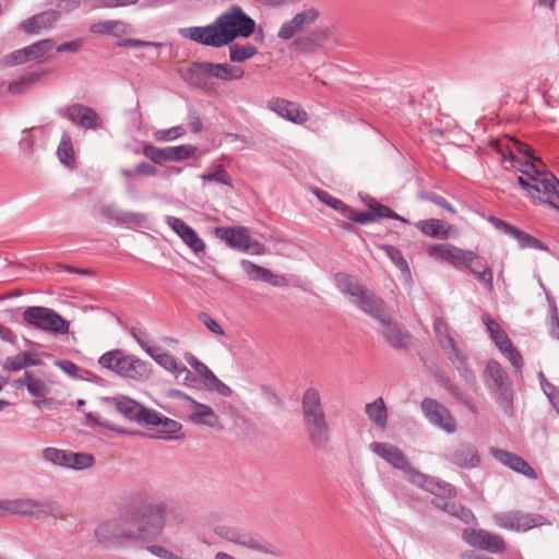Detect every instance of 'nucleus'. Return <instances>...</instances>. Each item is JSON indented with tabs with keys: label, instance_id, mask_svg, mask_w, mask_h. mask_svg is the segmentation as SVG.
<instances>
[{
	"label": "nucleus",
	"instance_id": "obj_30",
	"mask_svg": "<svg viewBox=\"0 0 559 559\" xmlns=\"http://www.w3.org/2000/svg\"><path fill=\"white\" fill-rule=\"evenodd\" d=\"M58 20L59 13L50 9L26 19L21 24V28L27 34H37L41 29L51 27Z\"/></svg>",
	"mask_w": 559,
	"mask_h": 559
},
{
	"label": "nucleus",
	"instance_id": "obj_26",
	"mask_svg": "<svg viewBox=\"0 0 559 559\" xmlns=\"http://www.w3.org/2000/svg\"><path fill=\"white\" fill-rule=\"evenodd\" d=\"M491 454L498 462L504 466H508L514 472L520 473L531 479L537 478L536 472L522 456L497 448L491 449Z\"/></svg>",
	"mask_w": 559,
	"mask_h": 559
},
{
	"label": "nucleus",
	"instance_id": "obj_2",
	"mask_svg": "<svg viewBox=\"0 0 559 559\" xmlns=\"http://www.w3.org/2000/svg\"><path fill=\"white\" fill-rule=\"evenodd\" d=\"M257 24L243 9L233 4L224 10L213 23L205 26H190L179 29V34L199 45L222 48L237 38H249Z\"/></svg>",
	"mask_w": 559,
	"mask_h": 559
},
{
	"label": "nucleus",
	"instance_id": "obj_7",
	"mask_svg": "<svg viewBox=\"0 0 559 559\" xmlns=\"http://www.w3.org/2000/svg\"><path fill=\"white\" fill-rule=\"evenodd\" d=\"M485 382L496 403L507 416H513V390L508 373L496 360H489L485 368Z\"/></svg>",
	"mask_w": 559,
	"mask_h": 559
},
{
	"label": "nucleus",
	"instance_id": "obj_14",
	"mask_svg": "<svg viewBox=\"0 0 559 559\" xmlns=\"http://www.w3.org/2000/svg\"><path fill=\"white\" fill-rule=\"evenodd\" d=\"M430 258L440 262H447L452 266L460 269L469 265L476 258V252L472 250H463L451 243H437L427 249Z\"/></svg>",
	"mask_w": 559,
	"mask_h": 559
},
{
	"label": "nucleus",
	"instance_id": "obj_43",
	"mask_svg": "<svg viewBox=\"0 0 559 559\" xmlns=\"http://www.w3.org/2000/svg\"><path fill=\"white\" fill-rule=\"evenodd\" d=\"M57 156L61 164L72 167L75 163L74 150L71 136L68 132H63L60 143L57 147Z\"/></svg>",
	"mask_w": 559,
	"mask_h": 559
},
{
	"label": "nucleus",
	"instance_id": "obj_34",
	"mask_svg": "<svg viewBox=\"0 0 559 559\" xmlns=\"http://www.w3.org/2000/svg\"><path fill=\"white\" fill-rule=\"evenodd\" d=\"M241 266L249 276L269 283L273 286H285L287 284L284 276L275 275L270 270L257 265L248 260H243L241 262Z\"/></svg>",
	"mask_w": 559,
	"mask_h": 559
},
{
	"label": "nucleus",
	"instance_id": "obj_55",
	"mask_svg": "<svg viewBox=\"0 0 559 559\" xmlns=\"http://www.w3.org/2000/svg\"><path fill=\"white\" fill-rule=\"evenodd\" d=\"M319 15L320 13L318 9L309 8L294 15V19H296V23H298L301 28H304L313 24L318 20Z\"/></svg>",
	"mask_w": 559,
	"mask_h": 559
},
{
	"label": "nucleus",
	"instance_id": "obj_42",
	"mask_svg": "<svg viewBox=\"0 0 559 559\" xmlns=\"http://www.w3.org/2000/svg\"><path fill=\"white\" fill-rule=\"evenodd\" d=\"M483 322L486 325L487 331L490 334V337L492 338V341L495 342L499 349L510 345L511 340L493 319H491L488 314H484Z\"/></svg>",
	"mask_w": 559,
	"mask_h": 559
},
{
	"label": "nucleus",
	"instance_id": "obj_41",
	"mask_svg": "<svg viewBox=\"0 0 559 559\" xmlns=\"http://www.w3.org/2000/svg\"><path fill=\"white\" fill-rule=\"evenodd\" d=\"M158 423L155 424H147L146 426H154L157 427V438L159 439H174L178 438L177 433L181 429V424H179L176 420L169 419L167 417H164L158 413V419H156Z\"/></svg>",
	"mask_w": 559,
	"mask_h": 559
},
{
	"label": "nucleus",
	"instance_id": "obj_18",
	"mask_svg": "<svg viewBox=\"0 0 559 559\" xmlns=\"http://www.w3.org/2000/svg\"><path fill=\"white\" fill-rule=\"evenodd\" d=\"M488 222L500 233L508 235L515 239L519 243V247L521 249H535L540 250L545 252H549V247L540 241L539 239L535 238L534 236L525 233L524 230L498 218L495 216H490L488 218Z\"/></svg>",
	"mask_w": 559,
	"mask_h": 559
},
{
	"label": "nucleus",
	"instance_id": "obj_19",
	"mask_svg": "<svg viewBox=\"0 0 559 559\" xmlns=\"http://www.w3.org/2000/svg\"><path fill=\"white\" fill-rule=\"evenodd\" d=\"M463 538L469 546L490 554H502L507 548L500 535L485 530H464Z\"/></svg>",
	"mask_w": 559,
	"mask_h": 559
},
{
	"label": "nucleus",
	"instance_id": "obj_45",
	"mask_svg": "<svg viewBox=\"0 0 559 559\" xmlns=\"http://www.w3.org/2000/svg\"><path fill=\"white\" fill-rule=\"evenodd\" d=\"M197 151L193 145H177L166 147V162H180L188 159Z\"/></svg>",
	"mask_w": 559,
	"mask_h": 559
},
{
	"label": "nucleus",
	"instance_id": "obj_61",
	"mask_svg": "<svg viewBox=\"0 0 559 559\" xmlns=\"http://www.w3.org/2000/svg\"><path fill=\"white\" fill-rule=\"evenodd\" d=\"M550 304L549 333L554 338L559 340V316L555 300L548 297Z\"/></svg>",
	"mask_w": 559,
	"mask_h": 559
},
{
	"label": "nucleus",
	"instance_id": "obj_62",
	"mask_svg": "<svg viewBox=\"0 0 559 559\" xmlns=\"http://www.w3.org/2000/svg\"><path fill=\"white\" fill-rule=\"evenodd\" d=\"M198 319L202 322L213 334L224 336L225 332L222 326L209 313L200 312Z\"/></svg>",
	"mask_w": 559,
	"mask_h": 559
},
{
	"label": "nucleus",
	"instance_id": "obj_64",
	"mask_svg": "<svg viewBox=\"0 0 559 559\" xmlns=\"http://www.w3.org/2000/svg\"><path fill=\"white\" fill-rule=\"evenodd\" d=\"M176 379L179 383H182L187 386H194L197 383V378L193 373L185 366L180 365L178 371L175 373Z\"/></svg>",
	"mask_w": 559,
	"mask_h": 559
},
{
	"label": "nucleus",
	"instance_id": "obj_56",
	"mask_svg": "<svg viewBox=\"0 0 559 559\" xmlns=\"http://www.w3.org/2000/svg\"><path fill=\"white\" fill-rule=\"evenodd\" d=\"M314 193L321 202L330 205L334 210H337L341 212H345L347 210V205L343 201L332 197L329 192H326L324 190L317 189L314 191Z\"/></svg>",
	"mask_w": 559,
	"mask_h": 559
},
{
	"label": "nucleus",
	"instance_id": "obj_60",
	"mask_svg": "<svg viewBox=\"0 0 559 559\" xmlns=\"http://www.w3.org/2000/svg\"><path fill=\"white\" fill-rule=\"evenodd\" d=\"M204 384L209 390L216 391L222 396H230L233 393L231 389L222 382L214 373Z\"/></svg>",
	"mask_w": 559,
	"mask_h": 559
},
{
	"label": "nucleus",
	"instance_id": "obj_47",
	"mask_svg": "<svg viewBox=\"0 0 559 559\" xmlns=\"http://www.w3.org/2000/svg\"><path fill=\"white\" fill-rule=\"evenodd\" d=\"M200 178L203 181H213L228 187H233L231 179L223 165H215L211 173L202 174Z\"/></svg>",
	"mask_w": 559,
	"mask_h": 559
},
{
	"label": "nucleus",
	"instance_id": "obj_16",
	"mask_svg": "<svg viewBox=\"0 0 559 559\" xmlns=\"http://www.w3.org/2000/svg\"><path fill=\"white\" fill-rule=\"evenodd\" d=\"M59 115L84 130H96L103 128V119L93 108L83 104H73L61 110Z\"/></svg>",
	"mask_w": 559,
	"mask_h": 559
},
{
	"label": "nucleus",
	"instance_id": "obj_50",
	"mask_svg": "<svg viewBox=\"0 0 559 559\" xmlns=\"http://www.w3.org/2000/svg\"><path fill=\"white\" fill-rule=\"evenodd\" d=\"M403 473L412 484L425 490H427L429 480L432 479L431 476L425 475L421 472L414 468L412 464H409L408 468H406Z\"/></svg>",
	"mask_w": 559,
	"mask_h": 559
},
{
	"label": "nucleus",
	"instance_id": "obj_21",
	"mask_svg": "<svg viewBox=\"0 0 559 559\" xmlns=\"http://www.w3.org/2000/svg\"><path fill=\"white\" fill-rule=\"evenodd\" d=\"M266 106L281 118L293 123L304 124L309 120L308 112L294 102L281 97H273L267 100Z\"/></svg>",
	"mask_w": 559,
	"mask_h": 559
},
{
	"label": "nucleus",
	"instance_id": "obj_12",
	"mask_svg": "<svg viewBox=\"0 0 559 559\" xmlns=\"http://www.w3.org/2000/svg\"><path fill=\"white\" fill-rule=\"evenodd\" d=\"M190 74L197 79V83L204 78H214L222 81H237L243 78L241 67L229 63L195 62L190 68Z\"/></svg>",
	"mask_w": 559,
	"mask_h": 559
},
{
	"label": "nucleus",
	"instance_id": "obj_38",
	"mask_svg": "<svg viewBox=\"0 0 559 559\" xmlns=\"http://www.w3.org/2000/svg\"><path fill=\"white\" fill-rule=\"evenodd\" d=\"M129 31V24L119 20L100 21L90 26V32L93 34L112 35L116 37L128 34Z\"/></svg>",
	"mask_w": 559,
	"mask_h": 559
},
{
	"label": "nucleus",
	"instance_id": "obj_1",
	"mask_svg": "<svg viewBox=\"0 0 559 559\" xmlns=\"http://www.w3.org/2000/svg\"><path fill=\"white\" fill-rule=\"evenodd\" d=\"M167 512L165 501L139 493L117 518L102 522L95 528V537L99 543L143 549L160 537Z\"/></svg>",
	"mask_w": 559,
	"mask_h": 559
},
{
	"label": "nucleus",
	"instance_id": "obj_57",
	"mask_svg": "<svg viewBox=\"0 0 559 559\" xmlns=\"http://www.w3.org/2000/svg\"><path fill=\"white\" fill-rule=\"evenodd\" d=\"M370 207L372 209V211L374 213V218L376 219H378V218H392V219L401 221L403 223H407L406 219H404L399 214H396L393 210H391L390 207H388V206H385L383 204H380V203L376 202L374 204H371Z\"/></svg>",
	"mask_w": 559,
	"mask_h": 559
},
{
	"label": "nucleus",
	"instance_id": "obj_24",
	"mask_svg": "<svg viewBox=\"0 0 559 559\" xmlns=\"http://www.w3.org/2000/svg\"><path fill=\"white\" fill-rule=\"evenodd\" d=\"M166 224L181 238V240L195 253L205 250L204 241L199 237L193 228L182 219L175 216H167Z\"/></svg>",
	"mask_w": 559,
	"mask_h": 559
},
{
	"label": "nucleus",
	"instance_id": "obj_51",
	"mask_svg": "<svg viewBox=\"0 0 559 559\" xmlns=\"http://www.w3.org/2000/svg\"><path fill=\"white\" fill-rule=\"evenodd\" d=\"M441 382L453 397H455L459 402L465 404L473 413L477 412L475 404H473L469 401V399H466L462 391L456 385L452 384L448 378L441 376Z\"/></svg>",
	"mask_w": 559,
	"mask_h": 559
},
{
	"label": "nucleus",
	"instance_id": "obj_54",
	"mask_svg": "<svg viewBox=\"0 0 559 559\" xmlns=\"http://www.w3.org/2000/svg\"><path fill=\"white\" fill-rule=\"evenodd\" d=\"M82 0H49L48 4L53 5L59 13V16L61 14L70 13L78 9L81 5Z\"/></svg>",
	"mask_w": 559,
	"mask_h": 559
},
{
	"label": "nucleus",
	"instance_id": "obj_11",
	"mask_svg": "<svg viewBox=\"0 0 559 559\" xmlns=\"http://www.w3.org/2000/svg\"><path fill=\"white\" fill-rule=\"evenodd\" d=\"M214 234L217 238L228 243V246L240 251L251 252L253 254L264 253V246L251 239L250 230L247 227H216Z\"/></svg>",
	"mask_w": 559,
	"mask_h": 559
},
{
	"label": "nucleus",
	"instance_id": "obj_32",
	"mask_svg": "<svg viewBox=\"0 0 559 559\" xmlns=\"http://www.w3.org/2000/svg\"><path fill=\"white\" fill-rule=\"evenodd\" d=\"M15 388H26L28 393L37 399H43L49 393V386L33 372L25 371L21 378L13 380Z\"/></svg>",
	"mask_w": 559,
	"mask_h": 559
},
{
	"label": "nucleus",
	"instance_id": "obj_27",
	"mask_svg": "<svg viewBox=\"0 0 559 559\" xmlns=\"http://www.w3.org/2000/svg\"><path fill=\"white\" fill-rule=\"evenodd\" d=\"M381 324L383 326L381 333L391 347L395 349H407L411 346L412 335L397 322H394L391 314L389 316L388 322Z\"/></svg>",
	"mask_w": 559,
	"mask_h": 559
},
{
	"label": "nucleus",
	"instance_id": "obj_10",
	"mask_svg": "<svg viewBox=\"0 0 559 559\" xmlns=\"http://www.w3.org/2000/svg\"><path fill=\"white\" fill-rule=\"evenodd\" d=\"M3 514L28 516L40 520L57 516L59 507L50 500L14 499L0 502Z\"/></svg>",
	"mask_w": 559,
	"mask_h": 559
},
{
	"label": "nucleus",
	"instance_id": "obj_6",
	"mask_svg": "<svg viewBox=\"0 0 559 559\" xmlns=\"http://www.w3.org/2000/svg\"><path fill=\"white\" fill-rule=\"evenodd\" d=\"M520 173L528 176L532 180L530 197L540 203H547L559 210V181L547 171L539 169L535 163L525 162Z\"/></svg>",
	"mask_w": 559,
	"mask_h": 559
},
{
	"label": "nucleus",
	"instance_id": "obj_13",
	"mask_svg": "<svg viewBox=\"0 0 559 559\" xmlns=\"http://www.w3.org/2000/svg\"><path fill=\"white\" fill-rule=\"evenodd\" d=\"M110 401L114 403L117 412L131 421L145 426L147 424L158 423L156 420L158 419V413L156 411L148 409L128 396L121 395L112 397Z\"/></svg>",
	"mask_w": 559,
	"mask_h": 559
},
{
	"label": "nucleus",
	"instance_id": "obj_4",
	"mask_svg": "<svg viewBox=\"0 0 559 559\" xmlns=\"http://www.w3.org/2000/svg\"><path fill=\"white\" fill-rule=\"evenodd\" d=\"M337 286L344 294H347L352 298L353 304H355L365 313L372 317L380 323L388 322L390 312L388 311L384 301L371 290L364 287L346 274L337 275Z\"/></svg>",
	"mask_w": 559,
	"mask_h": 559
},
{
	"label": "nucleus",
	"instance_id": "obj_44",
	"mask_svg": "<svg viewBox=\"0 0 559 559\" xmlns=\"http://www.w3.org/2000/svg\"><path fill=\"white\" fill-rule=\"evenodd\" d=\"M43 74L39 72H31L19 80L12 81L8 85L9 92L13 94H21L25 92L31 85L38 82L41 79Z\"/></svg>",
	"mask_w": 559,
	"mask_h": 559
},
{
	"label": "nucleus",
	"instance_id": "obj_58",
	"mask_svg": "<svg viewBox=\"0 0 559 559\" xmlns=\"http://www.w3.org/2000/svg\"><path fill=\"white\" fill-rule=\"evenodd\" d=\"M301 26L296 23V19H292L285 23L282 24L277 36L282 39H290L293 38L299 31H301Z\"/></svg>",
	"mask_w": 559,
	"mask_h": 559
},
{
	"label": "nucleus",
	"instance_id": "obj_9",
	"mask_svg": "<svg viewBox=\"0 0 559 559\" xmlns=\"http://www.w3.org/2000/svg\"><path fill=\"white\" fill-rule=\"evenodd\" d=\"M22 318L26 324L50 334L63 335L69 332V321L63 319L55 310L47 307H27L23 311Z\"/></svg>",
	"mask_w": 559,
	"mask_h": 559
},
{
	"label": "nucleus",
	"instance_id": "obj_46",
	"mask_svg": "<svg viewBox=\"0 0 559 559\" xmlns=\"http://www.w3.org/2000/svg\"><path fill=\"white\" fill-rule=\"evenodd\" d=\"M95 457L90 453H75L70 451L68 468L82 471L93 466Z\"/></svg>",
	"mask_w": 559,
	"mask_h": 559
},
{
	"label": "nucleus",
	"instance_id": "obj_48",
	"mask_svg": "<svg viewBox=\"0 0 559 559\" xmlns=\"http://www.w3.org/2000/svg\"><path fill=\"white\" fill-rule=\"evenodd\" d=\"M70 451L60 450L56 448H46L43 450V456L45 460L68 468Z\"/></svg>",
	"mask_w": 559,
	"mask_h": 559
},
{
	"label": "nucleus",
	"instance_id": "obj_33",
	"mask_svg": "<svg viewBox=\"0 0 559 559\" xmlns=\"http://www.w3.org/2000/svg\"><path fill=\"white\" fill-rule=\"evenodd\" d=\"M415 227L428 237L443 240L450 237V230L452 229L451 225L437 218L418 221Z\"/></svg>",
	"mask_w": 559,
	"mask_h": 559
},
{
	"label": "nucleus",
	"instance_id": "obj_52",
	"mask_svg": "<svg viewBox=\"0 0 559 559\" xmlns=\"http://www.w3.org/2000/svg\"><path fill=\"white\" fill-rule=\"evenodd\" d=\"M511 365L515 368L516 372L521 373L522 367L524 365L521 353L513 346L512 342L509 346H504L500 349Z\"/></svg>",
	"mask_w": 559,
	"mask_h": 559
},
{
	"label": "nucleus",
	"instance_id": "obj_40",
	"mask_svg": "<svg viewBox=\"0 0 559 559\" xmlns=\"http://www.w3.org/2000/svg\"><path fill=\"white\" fill-rule=\"evenodd\" d=\"M229 46V60L235 63H242L258 53V48L250 44L233 43Z\"/></svg>",
	"mask_w": 559,
	"mask_h": 559
},
{
	"label": "nucleus",
	"instance_id": "obj_36",
	"mask_svg": "<svg viewBox=\"0 0 559 559\" xmlns=\"http://www.w3.org/2000/svg\"><path fill=\"white\" fill-rule=\"evenodd\" d=\"M139 344L160 367L174 374L178 371L181 362L174 355L160 352L157 347H151L143 341H139Z\"/></svg>",
	"mask_w": 559,
	"mask_h": 559
},
{
	"label": "nucleus",
	"instance_id": "obj_22",
	"mask_svg": "<svg viewBox=\"0 0 559 559\" xmlns=\"http://www.w3.org/2000/svg\"><path fill=\"white\" fill-rule=\"evenodd\" d=\"M448 359L455 366L460 374L468 383H474L476 377L474 372L467 367L465 355L457 348L455 341L452 336H442L438 341Z\"/></svg>",
	"mask_w": 559,
	"mask_h": 559
},
{
	"label": "nucleus",
	"instance_id": "obj_5",
	"mask_svg": "<svg viewBox=\"0 0 559 559\" xmlns=\"http://www.w3.org/2000/svg\"><path fill=\"white\" fill-rule=\"evenodd\" d=\"M103 368L116 372L118 376L135 381H145L151 376V365L121 349L103 354L98 360Z\"/></svg>",
	"mask_w": 559,
	"mask_h": 559
},
{
	"label": "nucleus",
	"instance_id": "obj_37",
	"mask_svg": "<svg viewBox=\"0 0 559 559\" xmlns=\"http://www.w3.org/2000/svg\"><path fill=\"white\" fill-rule=\"evenodd\" d=\"M40 360L36 353L21 352L14 356L8 357L3 362V370L15 372L24 368L37 366Z\"/></svg>",
	"mask_w": 559,
	"mask_h": 559
},
{
	"label": "nucleus",
	"instance_id": "obj_17",
	"mask_svg": "<svg viewBox=\"0 0 559 559\" xmlns=\"http://www.w3.org/2000/svg\"><path fill=\"white\" fill-rule=\"evenodd\" d=\"M55 45L56 43L51 38L43 39L9 53L4 57L2 62L5 67H13L27 61L39 60L50 52L55 48Z\"/></svg>",
	"mask_w": 559,
	"mask_h": 559
},
{
	"label": "nucleus",
	"instance_id": "obj_31",
	"mask_svg": "<svg viewBox=\"0 0 559 559\" xmlns=\"http://www.w3.org/2000/svg\"><path fill=\"white\" fill-rule=\"evenodd\" d=\"M194 405V409L189 414V420L195 425H204L211 428H221V423L214 411L202 403H199L186 396Z\"/></svg>",
	"mask_w": 559,
	"mask_h": 559
},
{
	"label": "nucleus",
	"instance_id": "obj_23",
	"mask_svg": "<svg viewBox=\"0 0 559 559\" xmlns=\"http://www.w3.org/2000/svg\"><path fill=\"white\" fill-rule=\"evenodd\" d=\"M369 448L376 455L401 472L408 468L411 464L404 452L394 444L374 441L370 443Z\"/></svg>",
	"mask_w": 559,
	"mask_h": 559
},
{
	"label": "nucleus",
	"instance_id": "obj_20",
	"mask_svg": "<svg viewBox=\"0 0 559 559\" xmlns=\"http://www.w3.org/2000/svg\"><path fill=\"white\" fill-rule=\"evenodd\" d=\"M425 417L435 426L453 433L456 430V421L450 411L433 399H425L420 404Z\"/></svg>",
	"mask_w": 559,
	"mask_h": 559
},
{
	"label": "nucleus",
	"instance_id": "obj_28",
	"mask_svg": "<svg viewBox=\"0 0 559 559\" xmlns=\"http://www.w3.org/2000/svg\"><path fill=\"white\" fill-rule=\"evenodd\" d=\"M214 533L219 536L221 538H224L230 543L238 544L246 546L248 548L257 549L264 552H271L272 550L265 548L264 546L255 543L251 537L239 531L238 528L230 526V525H216L214 527Z\"/></svg>",
	"mask_w": 559,
	"mask_h": 559
},
{
	"label": "nucleus",
	"instance_id": "obj_25",
	"mask_svg": "<svg viewBox=\"0 0 559 559\" xmlns=\"http://www.w3.org/2000/svg\"><path fill=\"white\" fill-rule=\"evenodd\" d=\"M448 461L461 468H474L478 466L480 457L475 445L464 442L450 450Z\"/></svg>",
	"mask_w": 559,
	"mask_h": 559
},
{
	"label": "nucleus",
	"instance_id": "obj_15",
	"mask_svg": "<svg viewBox=\"0 0 559 559\" xmlns=\"http://www.w3.org/2000/svg\"><path fill=\"white\" fill-rule=\"evenodd\" d=\"M493 522L502 528L523 532L540 526L545 523L542 515L524 513L521 511L497 513L493 515Z\"/></svg>",
	"mask_w": 559,
	"mask_h": 559
},
{
	"label": "nucleus",
	"instance_id": "obj_39",
	"mask_svg": "<svg viewBox=\"0 0 559 559\" xmlns=\"http://www.w3.org/2000/svg\"><path fill=\"white\" fill-rule=\"evenodd\" d=\"M368 418L379 428H384L388 423V411L382 397L368 403L365 407Z\"/></svg>",
	"mask_w": 559,
	"mask_h": 559
},
{
	"label": "nucleus",
	"instance_id": "obj_3",
	"mask_svg": "<svg viewBox=\"0 0 559 559\" xmlns=\"http://www.w3.org/2000/svg\"><path fill=\"white\" fill-rule=\"evenodd\" d=\"M301 421L309 442L325 449L331 441V426L320 391L307 388L301 396Z\"/></svg>",
	"mask_w": 559,
	"mask_h": 559
},
{
	"label": "nucleus",
	"instance_id": "obj_35",
	"mask_svg": "<svg viewBox=\"0 0 559 559\" xmlns=\"http://www.w3.org/2000/svg\"><path fill=\"white\" fill-rule=\"evenodd\" d=\"M475 275L477 281L484 285L488 292L493 290V275L487 261L476 253L475 260L469 265H464Z\"/></svg>",
	"mask_w": 559,
	"mask_h": 559
},
{
	"label": "nucleus",
	"instance_id": "obj_53",
	"mask_svg": "<svg viewBox=\"0 0 559 559\" xmlns=\"http://www.w3.org/2000/svg\"><path fill=\"white\" fill-rule=\"evenodd\" d=\"M142 154L155 164L166 162V147L159 148L152 144H145L143 146Z\"/></svg>",
	"mask_w": 559,
	"mask_h": 559
},
{
	"label": "nucleus",
	"instance_id": "obj_59",
	"mask_svg": "<svg viewBox=\"0 0 559 559\" xmlns=\"http://www.w3.org/2000/svg\"><path fill=\"white\" fill-rule=\"evenodd\" d=\"M186 359L189 362V365L194 369V371L202 377L204 383L213 374V372L207 368V366L200 361L195 356L188 355L186 356Z\"/></svg>",
	"mask_w": 559,
	"mask_h": 559
},
{
	"label": "nucleus",
	"instance_id": "obj_8",
	"mask_svg": "<svg viewBox=\"0 0 559 559\" xmlns=\"http://www.w3.org/2000/svg\"><path fill=\"white\" fill-rule=\"evenodd\" d=\"M427 491L435 496L432 499V504L435 507L453 516L459 518L466 524L475 521V516L469 509L457 504L452 500V498H454L456 495V490L452 485L432 477V479L428 483Z\"/></svg>",
	"mask_w": 559,
	"mask_h": 559
},
{
	"label": "nucleus",
	"instance_id": "obj_29",
	"mask_svg": "<svg viewBox=\"0 0 559 559\" xmlns=\"http://www.w3.org/2000/svg\"><path fill=\"white\" fill-rule=\"evenodd\" d=\"M506 150L512 162V166L519 171L520 168H524L525 162H540L539 158L534 157L531 146L516 139L508 138L506 140Z\"/></svg>",
	"mask_w": 559,
	"mask_h": 559
},
{
	"label": "nucleus",
	"instance_id": "obj_63",
	"mask_svg": "<svg viewBox=\"0 0 559 559\" xmlns=\"http://www.w3.org/2000/svg\"><path fill=\"white\" fill-rule=\"evenodd\" d=\"M183 133L185 130L181 127H173L165 130H158L155 133V139L157 141H170L180 138Z\"/></svg>",
	"mask_w": 559,
	"mask_h": 559
},
{
	"label": "nucleus",
	"instance_id": "obj_49",
	"mask_svg": "<svg viewBox=\"0 0 559 559\" xmlns=\"http://www.w3.org/2000/svg\"><path fill=\"white\" fill-rule=\"evenodd\" d=\"M381 248L399 270L409 273L408 264L401 250L392 245H383Z\"/></svg>",
	"mask_w": 559,
	"mask_h": 559
}]
</instances>
